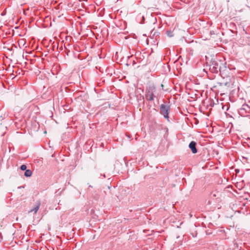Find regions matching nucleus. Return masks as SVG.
Returning <instances> with one entry per match:
<instances>
[{"mask_svg":"<svg viewBox=\"0 0 250 250\" xmlns=\"http://www.w3.org/2000/svg\"><path fill=\"white\" fill-rule=\"evenodd\" d=\"M155 90L156 88L154 85H150L147 87L145 97L147 101H152L154 100Z\"/></svg>","mask_w":250,"mask_h":250,"instance_id":"1","label":"nucleus"},{"mask_svg":"<svg viewBox=\"0 0 250 250\" xmlns=\"http://www.w3.org/2000/svg\"><path fill=\"white\" fill-rule=\"evenodd\" d=\"M211 64L209 66V70L211 72L217 73L220 70L222 64L220 61H217L215 59H212L210 62Z\"/></svg>","mask_w":250,"mask_h":250,"instance_id":"2","label":"nucleus"},{"mask_svg":"<svg viewBox=\"0 0 250 250\" xmlns=\"http://www.w3.org/2000/svg\"><path fill=\"white\" fill-rule=\"evenodd\" d=\"M169 110V106L165 105V104H161L160 106V113L163 115L165 119H168V111Z\"/></svg>","mask_w":250,"mask_h":250,"instance_id":"3","label":"nucleus"},{"mask_svg":"<svg viewBox=\"0 0 250 250\" xmlns=\"http://www.w3.org/2000/svg\"><path fill=\"white\" fill-rule=\"evenodd\" d=\"M247 113H250V106L248 104H244L239 109V114L242 116H245Z\"/></svg>","mask_w":250,"mask_h":250,"instance_id":"4","label":"nucleus"},{"mask_svg":"<svg viewBox=\"0 0 250 250\" xmlns=\"http://www.w3.org/2000/svg\"><path fill=\"white\" fill-rule=\"evenodd\" d=\"M196 143L194 141H191L189 144V147L191 149L192 152L194 154L197 153V150L196 147Z\"/></svg>","mask_w":250,"mask_h":250,"instance_id":"5","label":"nucleus"},{"mask_svg":"<svg viewBox=\"0 0 250 250\" xmlns=\"http://www.w3.org/2000/svg\"><path fill=\"white\" fill-rule=\"evenodd\" d=\"M32 172L30 169H26L24 172V176L26 177H30L32 175Z\"/></svg>","mask_w":250,"mask_h":250,"instance_id":"6","label":"nucleus"},{"mask_svg":"<svg viewBox=\"0 0 250 250\" xmlns=\"http://www.w3.org/2000/svg\"><path fill=\"white\" fill-rule=\"evenodd\" d=\"M40 206V203H38L37 204V205L36 206V207L34 208L32 210H31L30 212L34 211L35 213H36L37 212V211L39 210Z\"/></svg>","mask_w":250,"mask_h":250,"instance_id":"7","label":"nucleus"},{"mask_svg":"<svg viewBox=\"0 0 250 250\" xmlns=\"http://www.w3.org/2000/svg\"><path fill=\"white\" fill-rule=\"evenodd\" d=\"M167 36L169 37H172L174 35L173 34V32L171 31H167Z\"/></svg>","mask_w":250,"mask_h":250,"instance_id":"8","label":"nucleus"},{"mask_svg":"<svg viewBox=\"0 0 250 250\" xmlns=\"http://www.w3.org/2000/svg\"><path fill=\"white\" fill-rule=\"evenodd\" d=\"M26 166L25 165H22L21 167H20V168L21 170H26Z\"/></svg>","mask_w":250,"mask_h":250,"instance_id":"9","label":"nucleus"},{"mask_svg":"<svg viewBox=\"0 0 250 250\" xmlns=\"http://www.w3.org/2000/svg\"><path fill=\"white\" fill-rule=\"evenodd\" d=\"M142 18H143V20H145V18H144V16H143V17H142Z\"/></svg>","mask_w":250,"mask_h":250,"instance_id":"10","label":"nucleus"},{"mask_svg":"<svg viewBox=\"0 0 250 250\" xmlns=\"http://www.w3.org/2000/svg\"><path fill=\"white\" fill-rule=\"evenodd\" d=\"M1 237L0 236V241H1Z\"/></svg>","mask_w":250,"mask_h":250,"instance_id":"11","label":"nucleus"}]
</instances>
